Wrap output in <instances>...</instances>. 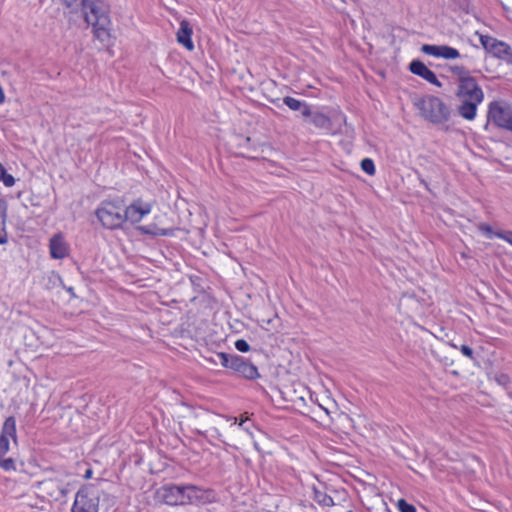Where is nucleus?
<instances>
[{
  "label": "nucleus",
  "instance_id": "nucleus-26",
  "mask_svg": "<svg viewBox=\"0 0 512 512\" xmlns=\"http://www.w3.org/2000/svg\"><path fill=\"white\" fill-rule=\"evenodd\" d=\"M0 468H2L4 471H15V460L13 458L0 457Z\"/></svg>",
  "mask_w": 512,
  "mask_h": 512
},
{
  "label": "nucleus",
  "instance_id": "nucleus-37",
  "mask_svg": "<svg viewBox=\"0 0 512 512\" xmlns=\"http://www.w3.org/2000/svg\"><path fill=\"white\" fill-rule=\"evenodd\" d=\"M7 242V235L4 232L3 234H0V244H5Z\"/></svg>",
  "mask_w": 512,
  "mask_h": 512
},
{
  "label": "nucleus",
  "instance_id": "nucleus-17",
  "mask_svg": "<svg viewBox=\"0 0 512 512\" xmlns=\"http://www.w3.org/2000/svg\"><path fill=\"white\" fill-rule=\"evenodd\" d=\"M138 229L146 235L151 236H173L174 229L173 228H160L155 224H149L144 226H139Z\"/></svg>",
  "mask_w": 512,
  "mask_h": 512
},
{
  "label": "nucleus",
  "instance_id": "nucleus-7",
  "mask_svg": "<svg viewBox=\"0 0 512 512\" xmlns=\"http://www.w3.org/2000/svg\"><path fill=\"white\" fill-rule=\"evenodd\" d=\"M221 359L223 367L232 369L246 379L254 380L260 376L257 367L241 356L222 355Z\"/></svg>",
  "mask_w": 512,
  "mask_h": 512
},
{
  "label": "nucleus",
  "instance_id": "nucleus-20",
  "mask_svg": "<svg viewBox=\"0 0 512 512\" xmlns=\"http://www.w3.org/2000/svg\"><path fill=\"white\" fill-rule=\"evenodd\" d=\"M314 499L322 506L329 507L334 505L332 497L328 495L325 490L319 488H314Z\"/></svg>",
  "mask_w": 512,
  "mask_h": 512
},
{
  "label": "nucleus",
  "instance_id": "nucleus-13",
  "mask_svg": "<svg viewBox=\"0 0 512 512\" xmlns=\"http://www.w3.org/2000/svg\"><path fill=\"white\" fill-rule=\"evenodd\" d=\"M50 255L54 259H63L68 255L69 247L61 234H55L49 243Z\"/></svg>",
  "mask_w": 512,
  "mask_h": 512
},
{
  "label": "nucleus",
  "instance_id": "nucleus-41",
  "mask_svg": "<svg viewBox=\"0 0 512 512\" xmlns=\"http://www.w3.org/2000/svg\"><path fill=\"white\" fill-rule=\"evenodd\" d=\"M4 166L0 163V170H4Z\"/></svg>",
  "mask_w": 512,
  "mask_h": 512
},
{
  "label": "nucleus",
  "instance_id": "nucleus-31",
  "mask_svg": "<svg viewBox=\"0 0 512 512\" xmlns=\"http://www.w3.org/2000/svg\"><path fill=\"white\" fill-rule=\"evenodd\" d=\"M235 348L240 351V352H248L250 350V346L248 344V342L244 339H238L236 342H235Z\"/></svg>",
  "mask_w": 512,
  "mask_h": 512
},
{
  "label": "nucleus",
  "instance_id": "nucleus-22",
  "mask_svg": "<svg viewBox=\"0 0 512 512\" xmlns=\"http://www.w3.org/2000/svg\"><path fill=\"white\" fill-rule=\"evenodd\" d=\"M440 57L445 59H456L460 57V53L457 49L447 46L440 45Z\"/></svg>",
  "mask_w": 512,
  "mask_h": 512
},
{
  "label": "nucleus",
  "instance_id": "nucleus-36",
  "mask_svg": "<svg viewBox=\"0 0 512 512\" xmlns=\"http://www.w3.org/2000/svg\"><path fill=\"white\" fill-rule=\"evenodd\" d=\"M480 229H481L483 232L487 233V234H491V233H492V228H491L489 225H487V224H482V225L480 226Z\"/></svg>",
  "mask_w": 512,
  "mask_h": 512
},
{
  "label": "nucleus",
  "instance_id": "nucleus-35",
  "mask_svg": "<svg viewBox=\"0 0 512 512\" xmlns=\"http://www.w3.org/2000/svg\"><path fill=\"white\" fill-rule=\"evenodd\" d=\"M461 352L463 355L469 357V358H473V349L467 345H462L461 348H460Z\"/></svg>",
  "mask_w": 512,
  "mask_h": 512
},
{
  "label": "nucleus",
  "instance_id": "nucleus-3",
  "mask_svg": "<svg viewBox=\"0 0 512 512\" xmlns=\"http://www.w3.org/2000/svg\"><path fill=\"white\" fill-rule=\"evenodd\" d=\"M421 116L434 124H440L448 120L450 111L446 104L438 97L428 95L415 103Z\"/></svg>",
  "mask_w": 512,
  "mask_h": 512
},
{
  "label": "nucleus",
  "instance_id": "nucleus-19",
  "mask_svg": "<svg viewBox=\"0 0 512 512\" xmlns=\"http://www.w3.org/2000/svg\"><path fill=\"white\" fill-rule=\"evenodd\" d=\"M309 117H311V122L317 128L325 129V130H330L331 127H332L331 119L327 115H325L323 113H320V112L312 113L311 112V115Z\"/></svg>",
  "mask_w": 512,
  "mask_h": 512
},
{
  "label": "nucleus",
  "instance_id": "nucleus-16",
  "mask_svg": "<svg viewBox=\"0 0 512 512\" xmlns=\"http://www.w3.org/2000/svg\"><path fill=\"white\" fill-rule=\"evenodd\" d=\"M283 103L286 106H288L291 110L299 111L301 113V115L305 118H307L311 115L310 106L304 101H300L293 97L286 96L283 98Z\"/></svg>",
  "mask_w": 512,
  "mask_h": 512
},
{
  "label": "nucleus",
  "instance_id": "nucleus-8",
  "mask_svg": "<svg viewBox=\"0 0 512 512\" xmlns=\"http://www.w3.org/2000/svg\"><path fill=\"white\" fill-rule=\"evenodd\" d=\"M480 41L488 53L512 64V48L508 44L491 36H481Z\"/></svg>",
  "mask_w": 512,
  "mask_h": 512
},
{
  "label": "nucleus",
  "instance_id": "nucleus-6",
  "mask_svg": "<svg viewBox=\"0 0 512 512\" xmlns=\"http://www.w3.org/2000/svg\"><path fill=\"white\" fill-rule=\"evenodd\" d=\"M487 121L496 127L512 132V106L493 101L489 104Z\"/></svg>",
  "mask_w": 512,
  "mask_h": 512
},
{
  "label": "nucleus",
  "instance_id": "nucleus-25",
  "mask_svg": "<svg viewBox=\"0 0 512 512\" xmlns=\"http://www.w3.org/2000/svg\"><path fill=\"white\" fill-rule=\"evenodd\" d=\"M361 169L368 175H374L375 174V165H374L373 160L370 158H364L361 161Z\"/></svg>",
  "mask_w": 512,
  "mask_h": 512
},
{
  "label": "nucleus",
  "instance_id": "nucleus-1",
  "mask_svg": "<svg viewBox=\"0 0 512 512\" xmlns=\"http://www.w3.org/2000/svg\"><path fill=\"white\" fill-rule=\"evenodd\" d=\"M66 7L82 5L85 21L93 27L94 36L101 42L110 38V5L108 0H63Z\"/></svg>",
  "mask_w": 512,
  "mask_h": 512
},
{
  "label": "nucleus",
  "instance_id": "nucleus-30",
  "mask_svg": "<svg viewBox=\"0 0 512 512\" xmlns=\"http://www.w3.org/2000/svg\"><path fill=\"white\" fill-rule=\"evenodd\" d=\"M495 381L503 387H507L510 383V377L507 374L501 373L495 375Z\"/></svg>",
  "mask_w": 512,
  "mask_h": 512
},
{
  "label": "nucleus",
  "instance_id": "nucleus-2",
  "mask_svg": "<svg viewBox=\"0 0 512 512\" xmlns=\"http://www.w3.org/2000/svg\"><path fill=\"white\" fill-rule=\"evenodd\" d=\"M461 104L458 106V113L466 120H473L476 116L478 105L484 99L482 88L472 76L458 83L456 93Z\"/></svg>",
  "mask_w": 512,
  "mask_h": 512
},
{
  "label": "nucleus",
  "instance_id": "nucleus-27",
  "mask_svg": "<svg viewBox=\"0 0 512 512\" xmlns=\"http://www.w3.org/2000/svg\"><path fill=\"white\" fill-rule=\"evenodd\" d=\"M3 181V184L6 187H12L15 184V178L6 172V169L0 170V181Z\"/></svg>",
  "mask_w": 512,
  "mask_h": 512
},
{
  "label": "nucleus",
  "instance_id": "nucleus-14",
  "mask_svg": "<svg viewBox=\"0 0 512 512\" xmlns=\"http://www.w3.org/2000/svg\"><path fill=\"white\" fill-rule=\"evenodd\" d=\"M180 485H165L157 490L158 497L168 505H178Z\"/></svg>",
  "mask_w": 512,
  "mask_h": 512
},
{
  "label": "nucleus",
  "instance_id": "nucleus-33",
  "mask_svg": "<svg viewBox=\"0 0 512 512\" xmlns=\"http://www.w3.org/2000/svg\"><path fill=\"white\" fill-rule=\"evenodd\" d=\"M496 236L498 238L506 240L508 243L512 245V231L498 232L496 233Z\"/></svg>",
  "mask_w": 512,
  "mask_h": 512
},
{
  "label": "nucleus",
  "instance_id": "nucleus-42",
  "mask_svg": "<svg viewBox=\"0 0 512 512\" xmlns=\"http://www.w3.org/2000/svg\"><path fill=\"white\" fill-rule=\"evenodd\" d=\"M342 512H352V511H350V510H342Z\"/></svg>",
  "mask_w": 512,
  "mask_h": 512
},
{
  "label": "nucleus",
  "instance_id": "nucleus-29",
  "mask_svg": "<svg viewBox=\"0 0 512 512\" xmlns=\"http://www.w3.org/2000/svg\"><path fill=\"white\" fill-rule=\"evenodd\" d=\"M397 507L400 512H416L415 506L409 504L405 499H399Z\"/></svg>",
  "mask_w": 512,
  "mask_h": 512
},
{
  "label": "nucleus",
  "instance_id": "nucleus-10",
  "mask_svg": "<svg viewBox=\"0 0 512 512\" xmlns=\"http://www.w3.org/2000/svg\"><path fill=\"white\" fill-rule=\"evenodd\" d=\"M9 438L17 444L16 419L9 416L5 419L0 433V457H4L9 451Z\"/></svg>",
  "mask_w": 512,
  "mask_h": 512
},
{
  "label": "nucleus",
  "instance_id": "nucleus-15",
  "mask_svg": "<svg viewBox=\"0 0 512 512\" xmlns=\"http://www.w3.org/2000/svg\"><path fill=\"white\" fill-rule=\"evenodd\" d=\"M191 35L192 27L190 23L187 20H182L180 22V28L177 32V41L189 51H192L194 49V44L191 40Z\"/></svg>",
  "mask_w": 512,
  "mask_h": 512
},
{
  "label": "nucleus",
  "instance_id": "nucleus-4",
  "mask_svg": "<svg viewBox=\"0 0 512 512\" xmlns=\"http://www.w3.org/2000/svg\"><path fill=\"white\" fill-rule=\"evenodd\" d=\"M95 215L106 229L120 228L125 222L123 206L116 201H102L95 211Z\"/></svg>",
  "mask_w": 512,
  "mask_h": 512
},
{
  "label": "nucleus",
  "instance_id": "nucleus-34",
  "mask_svg": "<svg viewBox=\"0 0 512 512\" xmlns=\"http://www.w3.org/2000/svg\"><path fill=\"white\" fill-rule=\"evenodd\" d=\"M222 355H229L228 353H224V352H219V353H215L211 358H209V360L211 362H213L214 364H220L222 366V359H221V356Z\"/></svg>",
  "mask_w": 512,
  "mask_h": 512
},
{
  "label": "nucleus",
  "instance_id": "nucleus-39",
  "mask_svg": "<svg viewBox=\"0 0 512 512\" xmlns=\"http://www.w3.org/2000/svg\"><path fill=\"white\" fill-rule=\"evenodd\" d=\"M68 291H69L73 296H75V295H74V292H73V288H71V287H70V288L68 289Z\"/></svg>",
  "mask_w": 512,
  "mask_h": 512
},
{
  "label": "nucleus",
  "instance_id": "nucleus-11",
  "mask_svg": "<svg viewBox=\"0 0 512 512\" xmlns=\"http://www.w3.org/2000/svg\"><path fill=\"white\" fill-rule=\"evenodd\" d=\"M409 70L412 74L425 79L430 84L441 87L442 83L437 79L436 74L430 70L421 60H412L409 64Z\"/></svg>",
  "mask_w": 512,
  "mask_h": 512
},
{
  "label": "nucleus",
  "instance_id": "nucleus-12",
  "mask_svg": "<svg viewBox=\"0 0 512 512\" xmlns=\"http://www.w3.org/2000/svg\"><path fill=\"white\" fill-rule=\"evenodd\" d=\"M186 491V505L207 503L210 501L211 491L209 490H203L195 485H187Z\"/></svg>",
  "mask_w": 512,
  "mask_h": 512
},
{
  "label": "nucleus",
  "instance_id": "nucleus-18",
  "mask_svg": "<svg viewBox=\"0 0 512 512\" xmlns=\"http://www.w3.org/2000/svg\"><path fill=\"white\" fill-rule=\"evenodd\" d=\"M42 491L47 492L51 497L58 498L59 495H64V490L60 488L57 481L53 479H46L39 483Z\"/></svg>",
  "mask_w": 512,
  "mask_h": 512
},
{
  "label": "nucleus",
  "instance_id": "nucleus-24",
  "mask_svg": "<svg viewBox=\"0 0 512 512\" xmlns=\"http://www.w3.org/2000/svg\"><path fill=\"white\" fill-rule=\"evenodd\" d=\"M421 52L426 55L440 57V45L423 44L421 46Z\"/></svg>",
  "mask_w": 512,
  "mask_h": 512
},
{
  "label": "nucleus",
  "instance_id": "nucleus-5",
  "mask_svg": "<svg viewBox=\"0 0 512 512\" xmlns=\"http://www.w3.org/2000/svg\"><path fill=\"white\" fill-rule=\"evenodd\" d=\"M98 486L89 484L81 487L76 493L72 512H98L100 505Z\"/></svg>",
  "mask_w": 512,
  "mask_h": 512
},
{
  "label": "nucleus",
  "instance_id": "nucleus-21",
  "mask_svg": "<svg viewBox=\"0 0 512 512\" xmlns=\"http://www.w3.org/2000/svg\"><path fill=\"white\" fill-rule=\"evenodd\" d=\"M98 491H100V503L103 507H105L106 511H108L111 507L115 505V497L108 493L101 484H98Z\"/></svg>",
  "mask_w": 512,
  "mask_h": 512
},
{
  "label": "nucleus",
  "instance_id": "nucleus-32",
  "mask_svg": "<svg viewBox=\"0 0 512 512\" xmlns=\"http://www.w3.org/2000/svg\"><path fill=\"white\" fill-rule=\"evenodd\" d=\"M187 485H180V493H179V499H178V505H186V491Z\"/></svg>",
  "mask_w": 512,
  "mask_h": 512
},
{
  "label": "nucleus",
  "instance_id": "nucleus-40",
  "mask_svg": "<svg viewBox=\"0 0 512 512\" xmlns=\"http://www.w3.org/2000/svg\"><path fill=\"white\" fill-rule=\"evenodd\" d=\"M421 182L424 184V186H425L426 188H428V185H427V183H426L424 180H421Z\"/></svg>",
  "mask_w": 512,
  "mask_h": 512
},
{
  "label": "nucleus",
  "instance_id": "nucleus-38",
  "mask_svg": "<svg viewBox=\"0 0 512 512\" xmlns=\"http://www.w3.org/2000/svg\"><path fill=\"white\" fill-rule=\"evenodd\" d=\"M91 475H92V470H91V469H88V470L86 471V473H85V476H84V477H85L86 479H88V478H90V477H91Z\"/></svg>",
  "mask_w": 512,
  "mask_h": 512
},
{
  "label": "nucleus",
  "instance_id": "nucleus-9",
  "mask_svg": "<svg viewBox=\"0 0 512 512\" xmlns=\"http://www.w3.org/2000/svg\"><path fill=\"white\" fill-rule=\"evenodd\" d=\"M151 210V203L145 202L139 198L134 200L125 209L123 208V217L125 218V221H130L131 223H138L142 220V218L145 215L149 214Z\"/></svg>",
  "mask_w": 512,
  "mask_h": 512
},
{
  "label": "nucleus",
  "instance_id": "nucleus-23",
  "mask_svg": "<svg viewBox=\"0 0 512 512\" xmlns=\"http://www.w3.org/2000/svg\"><path fill=\"white\" fill-rule=\"evenodd\" d=\"M451 71L458 77V83H461V81H464V79H469L472 77L470 72L464 66H453Z\"/></svg>",
  "mask_w": 512,
  "mask_h": 512
},
{
  "label": "nucleus",
  "instance_id": "nucleus-28",
  "mask_svg": "<svg viewBox=\"0 0 512 512\" xmlns=\"http://www.w3.org/2000/svg\"><path fill=\"white\" fill-rule=\"evenodd\" d=\"M7 204L0 200V231H5Z\"/></svg>",
  "mask_w": 512,
  "mask_h": 512
}]
</instances>
